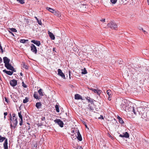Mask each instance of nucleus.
Listing matches in <instances>:
<instances>
[{
	"label": "nucleus",
	"instance_id": "nucleus-64",
	"mask_svg": "<svg viewBox=\"0 0 149 149\" xmlns=\"http://www.w3.org/2000/svg\"><path fill=\"white\" fill-rule=\"evenodd\" d=\"M34 147H35L36 148L37 147V146H36L35 145V146H34Z\"/></svg>",
	"mask_w": 149,
	"mask_h": 149
},
{
	"label": "nucleus",
	"instance_id": "nucleus-50",
	"mask_svg": "<svg viewBox=\"0 0 149 149\" xmlns=\"http://www.w3.org/2000/svg\"><path fill=\"white\" fill-rule=\"evenodd\" d=\"M2 59L0 57V63L2 62Z\"/></svg>",
	"mask_w": 149,
	"mask_h": 149
},
{
	"label": "nucleus",
	"instance_id": "nucleus-55",
	"mask_svg": "<svg viewBox=\"0 0 149 149\" xmlns=\"http://www.w3.org/2000/svg\"><path fill=\"white\" fill-rule=\"evenodd\" d=\"M0 49L1 50L2 52H3V50L2 48H1V49Z\"/></svg>",
	"mask_w": 149,
	"mask_h": 149
},
{
	"label": "nucleus",
	"instance_id": "nucleus-21",
	"mask_svg": "<svg viewBox=\"0 0 149 149\" xmlns=\"http://www.w3.org/2000/svg\"><path fill=\"white\" fill-rule=\"evenodd\" d=\"M3 71L5 73H6V74H8L10 75H12L13 73V72L12 71H8L6 70H3Z\"/></svg>",
	"mask_w": 149,
	"mask_h": 149
},
{
	"label": "nucleus",
	"instance_id": "nucleus-44",
	"mask_svg": "<svg viewBox=\"0 0 149 149\" xmlns=\"http://www.w3.org/2000/svg\"><path fill=\"white\" fill-rule=\"evenodd\" d=\"M77 149H82V148L81 146H79L77 147Z\"/></svg>",
	"mask_w": 149,
	"mask_h": 149
},
{
	"label": "nucleus",
	"instance_id": "nucleus-56",
	"mask_svg": "<svg viewBox=\"0 0 149 149\" xmlns=\"http://www.w3.org/2000/svg\"><path fill=\"white\" fill-rule=\"evenodd\" d=\"M20 75H21V76H22L23 75V74H22V73H20Z\"/></svg>",
	"mask_w": 149,
	"mask_h": 149
},
{
	"label": "nucleus",
	"instance_id": "nucleus-32",
	"mask_svg": "<svg viewBox=\"0 0 149 149\" xmlns=\"http://www.w3.org/2000/svg\"><path fill=\"white\" fill-rule=\"evenodd\" d=\"M28 41V40L21 39L20 40V42L21 43H24Z\"/></svg>",
	"mask_w": 149,
	"mask_h": 149
},
{
	"label": "nucleus",
	"instance_id": "nucleus-10",
	"mask_svg": "<svg viewBox=\"0 0 149 149\" xmlns=\"http://www.w3.org/2000/svg\"><path fill=\"white\" fill-rule=\"evenodd\" d=\"M107 93L108 95V100L109 101L111 100V97L112 95L111 91L110 90H108L107 91Z\"/></svg>",
	"mask_w": 149,
	"mask_h": 149
},
{
	"label": "nucleus",
	"instance_id": "nucleus-6",
	"mask_svg": "<svg viewBox=\"0 0 149 149\" xmlns=\"http://www.w3.org/2000/svg\"><path fill=\"white\" fill-rule=\"evenodd\" d=\"M5 66L8 69L14 71L13 67L10 63L5 64Z\"/></svg>",
	"mask_w": 149,
	"mask_h": 149
},
{
	"label": "nucleus",
	"instance_id": "nucleus-38",
	"mask_svg": "<svg viewBox=\"0 0 149 149\" xmlns=\"http://www.w3.org/2000/svg\"><path fill=\"white\" fill-rule=\"evenodd\" d=\"M22 124H23V119H21V120L20 121L19 125L20 126H21L22 125Z\"/></svg>",
	"mask_w": 149,
	"mask_h": 149
},
{
	"label": "nucleus",
	"instance_id": "nucleus-27",
	"mask_svg": "<svg viewBox=\"0 0 149 149\" xmlns=\"http://www.w3.org/2000/svg\"><path fill=\"white\" fill-rule=\"evenodd\" d=\"M35 18L36 19L38 24H39L40 25H42V23L41 22V21L40 20H39L37 18V17H35Z\"/></svg>",
	"mask_w": 149,
	"mask_h": 149
},
{
	"label": "nucleus",
	"instance_id": "nucleus-51",
	"mask_svg": "<svg viewBox=\"0 0 149 149\" xmlns=\"http://www.w3.org/2000/svg\"><path fill=\"white\" fill-rule=\"evenodd\" d=\"M4 115L5 116H6L7 115V112H5L4 113Z\"/></svg>",
	"mask_w": 149,
	"mask_h": 149
},
{
	"label": "nucleus",
	"instance_id": "nucleus-28",
	"mask_svg": "<svg viewBox=\"0 0 149 149\" xmlns=\"http://www.w3.org/2000/svg\"><path fill=\"white\" fill-rule=\"evenodd\" d=\"M22 66L24 68H25L26 69H28V66L26 65L24 63L22 62Z\"/></svg>",
	"mask_w": 149,
	"mask_h": 149
},
{
	"label": "nucleus",
	"instance_id": "nucleus-29",
	"mask_svg": "<svg viewBox=\"0 0 149 149\" xmlns=\"http://www.w3.org/2000/svg\"><path fill=\"white\" fill-rule=\"evenodd\" d=\"M29 98L27 97H26L25 99H24L23 100V103H26L29 101Z\"/></svg>",
	"mask_w": 149,
	"mask_h": 149
},
{
	"label": "nucleus",
	"instance_id": "nucleus-18",
	"mask_svg": "<svg viewBox=\"0 0 149 149\" xmlns=\"http://www.w3.org/2000/svg\"><path fill=\"white\" fill-rule=\"evenodd\" d=\"M74 99L76 100H83V99L81 96L80 95L77 94H75L74 95Z\"/></svg>",
	"mask_w": 149,
	"mask_h": 149
},
{
	"label": "nucleus",
	"instance_id": "nucleus-1",
	"mask_svg": "<svg viewBox=\"0 0 149 149\" xmlns=\"http://www.w3.org/2000/svg\"><path fill=\"white\" fill-rule=\"evenodd\" d=\"M4 140L5 141L3 144L4 149H8L7 139L4 137H2L1 135H0V142H3Z\"/></svg>",
	"mask_w": 149,
	"mask_h": 149
},
{
	"label": "nucleus",
	"instance_id": "nucleus-58",
	"mask_svg": "<svg viewBox=\"0 0 149 149\" xmlns=\"http://www.w3.org/2000/svg\"><path fill=\"white\" fill-rule=\"evenodd\" d=\"M9 31V33L11 34L12 33L11 31Z\"/></svg>",
	"mask_w": 149,
	"mask_h": 149
},
{
	"label": "nucleus",
	"instance_id": "nucleus-14",
	"mask_svg": "<svg viewBox=\"0 0 149 149\" xmlns=\"http://www.w3.org/2000/svg\"><path fill=\"white\" fill-rule=\"evenodd\" d=\"M123 135L120 134L119 136L121 137H125L126 138H128L129 137V134L127 132H125V133H123Z\"/></svg>",
	"mask_w": 149,
	"mask_h": 149
},
{
	"label": "nucleus",
	"instance_id": "nucleus-48",
	"mask_svg": "<svg viewBox=\"0 0 149 149\" xmlns=\"http://www.w3.org/2000/svg\"><path fill=\"white\" fill-rule=\"evenodd\" d=\"M10 127H13V125H12L11 122H10Z\"/></svg>",
	"mask_w": 149,
	"mask_h": 149
},
{
	"label": "nucleus",
	"instance_id": "nucleus-19",
	"mask_svg": "<svg viewBox=\"0 0 149 149\" xmlns=\"http://www.w3.org/2000/svg\"><path fill=\"white\" fill-rule=\"evenodd\" d=\"M53 14H54L55 15L59 17H60L61 16V13L58 11L55 10Z\"/></svg>",
	"mask_w": 149,
	"mask_h": 149
},
{
	"label": "nucleus",
	"instance_id": "nucleus-30",
	"mask_svg": "<svg viewBox=\"0 0 149 149\" xmlns=\"http://www.w3.org/2000/svg\"><path fill=\"white\" fill-rule=\"evenodd\" d=\"M55 109L56 111L57 112H59V109L58 106V105L56 104L55 106Z\"/></svg>",
	"mask_w": 149,
	"mask_h": 149
},
{
	"label": "nucleus",
	"instance_id": "nucleus-41",
	"mask_svg": "<svg viewBox=\"0 0 149 149\" xmlns=\"http://www.w3.org/2000/svg\"><path fill=\"white\" fill-rule=\"evenodd\" d=\"M141 29L143 31L144 33L145 34H147V32H146L145 30H143V28H141Z\"/></svg>",
	"mask_w": 149,
	"mask_h": 149
},
{
	"label": "nucleus",
	"instance_id": "nucleus-17",
	"mask_svg": "<svg viewBox=\"0 0 149 149\" xmlns=\"http://www.w3.org/2000/svg\"><path fill=\"white\" fill-rule=\"evenodd\" d=\"M77 139L80 141H81L82 140V138L79 132V131L78 130L77 131Z\"/></svg>",
	"mask_w": 149,
	"mask_h": 149
},
{
	"label": "nucleus",
	"instance_id": "nucleus-39",
	"mask_svg": "<svg viewBox=\"0 0 149 149\" xmlns=\"http://www.w3.org/2000/svg\"><path fill=\"white\" fill-rule=\"evenodd\" d=\"M22 86L24 87V88H26V87H27V86L25 84H24V82H22Z\"/></svg>",
	"mask_w": 149,
	"mask_h": 149
},
{
	"label": "nucleus",
	"instance_id": "nucleus-2",
	"mask_svg": "<svg viewBox=\"0 0 149 149\" xmlns=\"http://www.w3.org/2000/svg\"><path fill=\"white\" fill-rule=\"evenodd\" d=\"M107 26L112 29L116 30L117 28V24L113 22H111L110 23H109L107 24Z\"/></svg>",
	"mask_w": 149,
	"mask_h": 149
},
{
	"label": "nucleus",
	"instance_id": "nucleus-12",
	"mask_svg": "<svg viewBox=\"0 0 149 149\" xmlns=\"http://www.w3.org/2000/svg\"><path fill=\"white\" fill-rule=\"evenodd\" d=\"M134 106H130V107L128 106L126 107L125 110H127L128 111L132 112V111L134 110Z\"/></svg>",
	"mask_w": 149,
	"mask_h": 149
},
{
	"label": "nucleus",
	"instance_id": "nucleus-5",
	"mask_svg": "<svg viewBox=\"0 0 149 149\" xmlns=\"http://www.w3.org/2000/svg\"><path fill=\"white\" fill-rule=\"evenodd\" d=\"M88 6L85 4L81 5L80 6V10L82 12H83L86 10V9L88 8Z\"/></svg>",
	"mask_w": 149,
	"mask_h": 149
},
{
	"label": "nucleus",
	"instance_id": "nucleus-62",
	"mask_svg": "<svg viewBox=\"0 0 149 149\" xmlns=\"http://www.w3.org/2000/svg\"><path fill=\"white\" fill-rule=\"evenodd\" d=\"M85 127L86 128L87 127V125H85Z\"/></svg>",
	"mask_w": 149,
	"mask_h": 149
},
{
	"label": "nucleus",
	"instance_id": "nucleus-60",
	"mask_svg": "<svg viewBox=\"0 0 149 149\" xmlns=\"http://www.w3.org/2000/svg\"><path fill=\"white\" fill-rule=\"evenodd\" d=\"M69 76H70V72L69 71Z\"/></svg>",
	"mask_w": 149,
	"mask_h": 149
},
{
	"label": "nucleus",
	"instance_id": "nucleus-16",
	"mask_svg": "<svg viewBox=\"0 0 149 149\" xmlns=\"http://www.w3.org/2000/svg\"><path fill=\"white\" fill-rule=\"evenodd\" d=\"M31 42L38 46H39L41 44L40 42L37 40H31Z\"/></svg>",
	"mask_w": 149,
	"mask_h": 149
},
{
	"label": "nucleus",
	"instance_id": "nucleus-43",
	"mask_svg": "<svg viewBox=\"0 0 149 149\" xmlns=\"http://www.w3.org/2000/svg\"><path fill=\"white\" fill-rule=\"evenodd\" d=\"M13 119H15V118H17L16 117H15V114H13Z\"/></svg>",
	"mask_w": 149,
	"mask_h": 149
},
{
	"label": "nucleus",
	"instance_id": "nucleus-8",
	"mask_svg": "<svg viewBox=\"0 0 149 149\" xmlns=\"http://www.w3.org/2000/svg\"><path fill=\"white\" fill-rule=\"evenodd\" d=\"M58 74L61 76L64 79H65V77L64 74L62 72V70L60 69L58 70Z\"/></svg>",
	"mask_w": 149,
	"mask_h": 149
},
{
	"label": "nucleus",
	"instance_id": "nucleus-35",
	"mask_svg": "<svg viewBox=\"0 0 149 149\" xmlns=\"http://www.w3.org/2000/svg\"><path fill=\"white\" fill-rule=\"evenodd\" d=\"M18 116L20 119H22V116L21 114V112H18Z\"/></svg>",
	"mask_w": 149,
	"mask_h": 149
},
{
	"label": "nucleus",
	"instance_id": "nucleus-9",
	"mask_svg": "<svg viewBox=\"0 0 149 149\" xmlns=\"http://www.w3.org/2000/svg\"><path fill=\"white\" fill-rule=\"evenodd\" d=\"M10 84L12 86L14 87L17 85V82L16 80L14 79L10 81Z\"/></svg>",
	"mask_w": 149,
	"mask_h": 149
},
{
	"label": "nucleus",
	"instance_id": "nucleus-23",
	"mask_svg": "<svg viewBox=\"0 0 149 149\" xmlns=\"http://www.w3.org/2000/svg\"><path fill=\"white\" fill-rule=\"evenodd\" d=\"M46 9L47 10H48L49 12H51L52 13H54L55 10H54V9L48 7H46Z\"/></svg>",
	"mask_w": 149,
	"mask_h": 149
},
{
	"label": "nucleus",
	"instance_id": "nucleus-7",
	"mask_svg": "<svg viewBox=\"0 0 149 149\" xmlns=\"http://www.w3.org/2000/svg\"><path fill=\"white\" fill-rule=\"evenodd\" d=\"M31 50L35 54H36L37 49L35 45L34 44H32L31 45Z\"/></svg>",
	"mask_w": 149,
	"mask_h": 149
},
{
	"label": "nucleus",
	"instance_id": "nucleus-24",
	"mask_svg": "<svg viewBox=\"0 0 149 149\" xmlns=\"http://www.w3.org/2000/svg\"><path fill=\"white\" fill-rule=\"evenodd\" d=\"M38 93L41 96H43V94L42 92V89H40L39 90H38Z\"/></svg>",
	"mask_w": 149,
	"mask_h": 149
},
{
	"label": "nucleus",
	"instance_id": "nucleus-11",
	"mask_svg": "<svg viewBox=\"0 0 149 149\" xmlns=\"http://www.w3.org/2000/svg\"><path fill=\"white\" fill-rule=\"evenodd\" d=\"M10 119L13 124V127L14 128H15L17 123V118H15V119L13 120L11 119V118H10Z\"/></svg>",
	"mask_w": 149,
	"mask_h": 149
},
{
	"label": "nucleus",
	"instance_id": "nucleus-20",
	"mask_svg": "<svg viewBox=\"0 0 149 149\" xmlns=\"http://www.w3.org/2000/svg\"><path fill=\"white\" fill-rule=\"evenodd\" d=\"M48 33L49 36V37L52 40H54L55 39V36L54 34L52 33L49 31Z\"/></svg>",
	"mask_w": 149,
	"mask_h": 149
},
{
	"label": "nucleus",
	"instance_id": "nucleus-37",
	"mask_svg": "<svg viewBox=\"0 0 149 149\" xmlns=\"http://www.w3.org/2000/svg\"><path fill=\"white\" fill-rule=\"evenodd\" d=\"M102 91L99 90H97L96 93L98 95H100Z\"/></svg>",
	"mask_w": 149,
	"mask_h": 149
},
{
	"label": "nucleus",
	"instance_id": "nucleus-36",
	"mask_svg": "<svg viewBox=\"0 0 149 149\" xmlns=\"http://www.w3.org/2000/svg\"><path fill=\"white\" fill-rule=\"evenodd\" d=\"M111 2L113 4H115L116 3L117 0H110Z\"/></svg>",
	"mask_w": 149,
	"mask_h": 149
},
{
	"label": "nucleus",
	"instance_id": "nucleus-4",
	"mask_svg": "<svg viewBox=\"0 0 149 149\" xmlns=\"http://www.w3.org/2000/svg\"><path fill=\"white\" fill-rule=\"evenodd\" d=\"M54 122L57 123L61 127H62L63 126V122L59 119H57L54 120Z\"/></svg>",
	"mask_w": 149,
	"mask_h": 149
},
{
	"label": "nucleus",
	"instance_id": "nucleus-40",
	"mask_svg": "<svg viewBox=\"0 0 149 149\" xmlns=\"http://www.w3.org/2000/svg\"><path fill=\"white\" fill-rule=\"evenodd\" d=\"M86 99L88 101V102H91V101L90 100V98L89 97H87L86 98Z\"/></svg>",
	"mask_w": 149,
	"mask_h": 149
},
{
	"label": "nucleus",
	"instance_id": "nucleus-22",
	"mask_svg": "<svg viewBox=\"0 0 149 149\" xmlns=\"http://www.w3.org/2000/svg\"><path fill=\"white\" fill-rule=\"evenodd\" d=\"M42 106L41 103L40 102H38L36 103L35 106L38 109L41 107Z\"/></svg>",
	"mask_w": 149,
	"mask_h": 149
},
{
	"label": "nucleus",
	"instance_id": "nucleus-61",
	"mask_svg": "<svg viewBox=\"0 0 149 149\" xmlns=\"http://www.w3.org/2000/svg\"><path fill=\"white\" fill-rule=\"evenodd\" d=\"M1 48H2V46H1V45H0V49H1Z\"/></svg>",
	"mask_w": 149,
	"mask_h": 149
},
{
	"label": "nucleus",
	"instance_id": "nucleus-49",
	"mask_svg": "<svg viewBox=\"0 0 149 149\" xmlns=\"http://www.w3.org/2000/svg\"><path fill=\"white\" fill-rule=\"evenodd\" d=\"M93 91L95 93H96V92H97V90L95 89H94V90H93Z\"/></svg>",
	"mask_w": 149,
	"mask_h": 149
},
{
	"label": "nucleus",
	"instance_id": "nucleus-33",
	"mask_svg": "<svg viewBox=\"0 0 149 149\" xmlns=\"http://www.w3.org/2000/svg\"><path fill=\"white\" fill-rule=\"evenodd\" d=\"M17 1L21 4H23L24 3V0H17Z\"/></svg>",
	"mask_w": 149,
	"mask_h": 149
},
{
	"label": "nucleus",
	"instance_id": "nucleus-63",
	"mask_svg": "<svg viewBox=\"0 0 149 149\" xmlns=\"http://www.w3.org/2000/svg\"><path fill=\"white\" fill-rule=\"evenodd\" d=\"M11 34L12 35H13V36H14V34L13 33H11Z\"/></svg>",
	"mask_w": 149,
	"mask_h": 149
},
{
	"label": "nucleus",
	"instance_id": "nucleus-25",
	"mask_svg": "<svg viewBox=\"0 0 149 149\" xmlns=\"http://www.w3.org/2000/svg\"><path fill=\"white\" fill-rule=\"evenodd\" d=\"M117 118L119 120V122L121 124L123 123H124V121L122 120V119L120 118L119 116H118L117 117Z\"/></svg>",
	"mask_w": 149,
	"mask_h": 149
},
{
	"label": "nucleus",
	"instance_id": "nucleus-42",
	"mask_svg": "<svg viewBox=\"0 0 149 149\" xmlns=\"http://www.w3.org/2000/svg\"><path fill=\"white\" fill-rule=\"evenodd\" d=\"M5 101L7 103L8 102V98L7 97H5Z\"/></svg>",
	"mask_w": 149,
	"mask_h": 149
},
{
	"label": "nucleus",
	"instance_id": "nucleus-59",
	"mask_svg": "<svg viewBox=\"0 0 149 149\" xmlns=\"http://www.w3.org/2000/svg\"><path fill=\"white\" fill-rule=\"evenodd\" d=\"M55 48H53V51H55Z\"/></svg>",
	"mask_w": 149,
	"mask_h": 149
},
{
	"label": "nucleus",
	"instance_id": "nucleus-13",
	"mask_svg": "<svg viewBox=\"0 0 149 149\" xmlns=\"http://www.w3.org/2000/svg\"><path fill=\"white\" fill-rule=\"evenodd\" d=\"M127 106L126 104V103L125 102V100H122L121 102V104L120 105V107L121 108H126Z\"/></svg>",
	"mask_w": 149,
	"mask_h": 149
},
{
	"label": "nucleus",
	"instance_id": "nucleus-54",
	"mask_svg": "<svg viewBox=\"0 0 149 149\" xmlns=\"http://www.w3.org/2000/svg\"><path fill=\"white\" fill-rule=\"evenodd\" d=\"M0 49L1 50L2 52H3V50L2 48H1V49Z\"/></svg>",
	"mask_w": 149,
	"mask_h": 149
},
{
	"label": "nucleus",
	"instance_id": "nucleus-34",
	"mask_svg": "<svg viewBox=\"0 0 149 149\" xmlns=\"http://www.w3.org/2000/svg\"><path fill=\"white\" fill-rule=\"evenodd\" d=\"M10 30L11 31L16 32H17V30L15 28H12L10 29Z\"/></svg>",
	"mask_w": 149,
	"mask_h": 149
},
{
	"label": "nucleus",
	"instance_id": "nucleus-45",
	"mask_svg": "<svg viewBox=\"0 0 149 149\" xmlns=\"http://www.w3.org/2000/svg\"><path fill=\"white\" fill-rule=\"evenodd\" d=\"M42 120L44 121L45 120V117H42L41 118Z\"/></svg>",
	"mask_w": 149,
	"mask_h": 149
},
{
	"label": "nucleus",
	"instance_id": "nucleus-47",
	"mask_svg": "<svg viewBox=\"0 0 149 149\" xmlns=\"http://www.w3.org/2000/svg\"><path fill=\"white\" fill-rule=\"evenodd\" d=\"M101 21L104 22L105 21V19H103L102 20H101Z\"/></svg>",
	"mask_w": 149,
	"mask_h": 149
},
{
	"label": "nucleus",
	"instance_id": "nucleus-15",
	"mask_svg": "<svg viewBox=\"0 0 149 149\" xmlns=\"http://www.w3.org/2000/svg\"><path fill=\"white\" fill-rule=\"evenodd\" d=\"M3 61L5 64L9 63L10 61V60L6 57H4L3 58Z\"/></svg>",
	"mask_w": 149,
	"mask_h": 149
},
{
	"label": "nucleus",
	"instance_id": "nucleus-46",
	"mask_svg": "<svg viewBox=\"0 0 149 149\" xmlns=\"http://www.w3.org/2000/svg\"><path fill=\"white\" fill-rule=\"evenodd\" d=\"M98 118L99 119H100L101 118V119H104V118L103 117V116H101V115L100 116V117H99Z\"/></svg>",
	"mask_w": 149,
	"mask_h": 149
},
{
	"label": "nucleus",
	"instance_id": "nucleus-53",
	"mask_svg": "<svg viewBox=\"0 0 149 149\" xmlns=\"http://www.w3.org/2000/svg\"><path fill=\"white\" fill-rule=\"evenodd\" d=\"M94 89H93V88H89V89H90V90H91V91H93V90H94Z\"/></svg>",
	"mask_w": 149,
	"mask_h": 149
},
{
	"label": "nucleus",
	"instance_id": "nucleus-57",
	"mask_svg": "<svg viewBox=\"0 0 149 149\" xmlns=\"http://www.w3.org/2000/svg\"><path fill=\"white\" fill-rule=\"evenodd\" d=\"M147 2L148 3V5H149V0H147Z\"/></svg>",
	"mask_w": 149,
	"mask_h": 149
},
{
	"label": "nucleus",
	"instance_id": "nucleus-31",
	"mask_svg": "<svg viewBox=\"0 0 149 149\" xmlns=\"http://www.w3.org/2000/svg\"><path fill=\"white\" fill-rule=\"evenodd\" d=\"M87 73V71L84 68V69L82 70V71L81 72V73L83 74H85Z\"/></svg>",
	"mask_w": 149,
	"mask_h": 149
},
{
	"label": "nucleus",
	"instance_id": "nucleus-26",
	"mask_svg": "<svg viewBox=\"0 0 149 149\" xmlns=\"http://www.w3.org/2000/svg\"><path fill=\"white\" fill-rule=\"evenodd\" d=\"M33 97L35 98L36 99H39V98L38 96L37 93L36 92H34V94H33Z\"/></svg>",
	"mask_w": 149,
	"mask_h": 149
},
{
	"label": "nucleus",
	"instance_id": "nucleus-52",
	"mask_svg": "<svg viewBox=\"0 0 149 149\" xmlns=\"http://www.w3.org/2000/svg\"><path fill=\"white\" fill-rule=\"evenodd\" d=\"M109 136L112 139H113V137L112 136H111V135L110 134H109Z\"/></svg>",
	"mask_w": 149,
	"mask_h": 149
},
{
	"label": "nucleus",
	"instance_id": "nucleus-3",
	"mask_svg": "<svg viewBox=\"0 0 149 149\" xmlns=\"http://www.w3.org/2000/svg\"><path fill=\"white\" fill-rule=\"evenodd\" d=\"M142 108L141 107H139V108H137V110L136 109V108L135 107H134V110L132 111V112L134 113V114L135 115H136L137 112H138L140 114V113H142L141 112V110L142 109Z\"/></svg>",
	"mask_w": 149,
	"mask_h": 149
}]
</instances>
